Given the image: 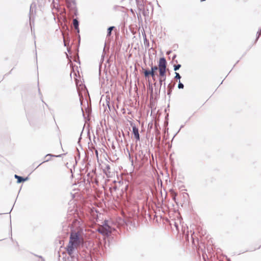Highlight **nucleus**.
Instances as JSON below:
<instances>
[{
  "mask_svg": "<svg viewBox=\"0 0 261 261\" xmlns=\"http://www.w3.org/2000/svg\"><path fill=\"white\" fill-rule=\"evenodd\" d=\"M133 133L134 135L135 138L139 141L140 140L139 130L138 128L135 126H133Z\"/></svg>",
  "mask_w": 261,
  "mask_h": 261,
  "instance_id": "4",
  "label": "nucleus"
},
{
  "mask_svg": "<svg viewBox=\"0 0 261 261\" xmlns=\"http://www.w3.org/2000/svg\"><path fill=\"white\" fill-rule=\"evenodd\" d=\"M178 87L179 89H182L184 88V85L182 83L179 82V83L178 84Z\"/></svg>",
  "mask_w": 261,
  "mask_h": 261,
  "instance_id": "12",
  "label": "nucleus"
},
{
  "mask_svg": "<svg viewBox=\"0 0 261 261\" xmlns=\"http://www.w3.org/2000/svg\"><path fill=\"white\" fill-rule=\"evenodd\" d=\"M175 74H176L175 76V79H180L181 78V76L178 73L175 72Z\"/></svg>",
  "mask_w": 261,
  "mask_h": 261,
  "instance_id": "11",
  "label": "nucleus"
},
{
  "mask_svg": "<svg viewBox=\"0 0 261 261\" xmlns=\"http://www.w3.org/2000/svg\"><path fill=\"white\" fill-rule=\"evenodd\" d=\"M73 25L75 29H77L79 26V22L76 19H74L73 20Z\"/></svg>",
  "mask_w": 261,
  "mask_h": 261,
  "instance_id": "6",
  "label": "nucleus"
},
{
  "mask_svg": "<svg viewBox=\"0 0 261 261\" xmlns=\"http://www.w3.org/2000/svg\"><path fill=\"white\" fill-rule=\"evenodd\" d=\"M159 70V80L160 85H162L163 82H164L166 80V72L168 70L167 68V62L164 58L160 59L158 64V66H152L150 71L145 70L144 71V75L146 77L151 75L153 79L155 77V71Z\"/></svg>",
  "mask_w": 261,
  "mask_h": 261,
  "instance_id": "1",
  "label": "nucleus"
},
{
  "mask_svg": "<svg viewBox=\"0 0 261 261\" xmlns=\"http://www.w3.org/2000/svg\"><path fill=\"white\" fill-rule=\"evenodd\" d=\"M54 156V155L50 154H47L46 156H45V160L44 162H48L49 161V160H51V158L52 157Z\"/></svg>",
  "mask_w": 261,
  "mask_h": 261,
  "instance_id": "7",
  "label": "nucleus"
},
{
  "mask_svg": "<svg viewBox=\"0 0 261 261\" xmlns=\"http://www.w3.org/2000/svg\"><path fill=\"white\" fill-rule=\"evenodd\" d=\"M177 194L175 192H174L173 191H172L171 192V195H172V198L174 200V201H175V197L177 196Z\"/></svg>",
  "mask_w": 261,
  "mask_h": 261,
  "instance_id": "9",
  "label": "nucleus"
},
{
  "mask_svg": "<svg viewBox=\"0 0 261 261\" xmlns=\"http://www.w3.org/2000/svg\"><path fill=\"white\" fill-rule=\"evenodd\" d=\"M98 231L104 235H109L111 233V228L108 225L105 224L99 226Z\"/></svg>",
  "mask_w": 261,
  "mask_h": 261,
  "instance_id": "3",
  "label": "nucleus"
},
{
  "mask_svg": "<svg viewBox=\"0 0 261 261\" xmlns=\"http://www.w3.org/2000/svg\"><path fill=\"white\" fill-rule=\"evenodd\" d=\"M15 177L17 179V182L18 183H20L21 182H22V181H24L27 179L25 178H23V177H21V176H18L17 175H15Z\"/></svg>",
  "mask_w": 261,
  "mask_h": 261,
  "instance_id": "5",
  "label": "nucleus"
},
{
  "mask_svg": "<svg viewBox=\"0 0 261 261\" xmlns=\"http://www.w3.org/2000/svg\"><path fill=\"white\" fill-rule=\"evenodd\" d=\"M114 28V27H111L108 28V33H107V36H111V32L113 30Z\"/></svg>",
  "mask_w": 261,
  "mask_h": 261,
  "instance_id": "8",
  "label": "nucleus"
},
{
  "mask_svg": "<svg viewBox=\"0 0 261 261\" xmlns=\"http://www.w3.org/2000/svg\"><path fill=\"white\" fill-rule=\"evenodd\" d=\"M180 65L178 64V65H175L174 66V69L175 71H176L178 69H179V68L180 67Z\"/></svg>",
  "mask_w": 261,
  "mask_h": 261,
  "instance_id": "10",
  "label": "nucleus"
},
{
  "mask_svg": "<svg viewBox=\"0 0 261 261\" xmlns=\"http://www.w3.org/2000/svg\"><path fill=\"white\" fill-rule=\"evenodd\" d=\"M83 243L84 239L82 235L81 230L72 231L70 234L69 242L66 247L68 254L71 256L74 250L83 245Z\"/></svg>",
  "mask_w": 261,
  "mask_h": 261,
  "instance_id": "2",
  "label": "nucleus"
}]
</instances>
